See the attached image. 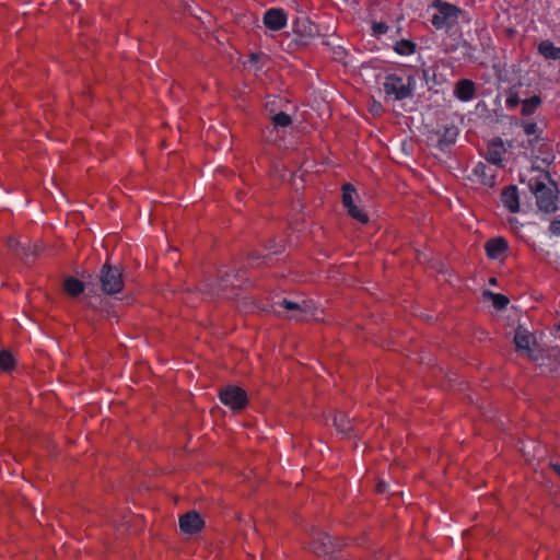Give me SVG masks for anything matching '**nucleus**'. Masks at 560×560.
I'll use <instances>...</instances> for the list:
<instances>
[{
	"label": "nucleus",
	"mask_w": 560,
	"mask_h": 560,
	"mask_svg": "<svg viewBox=\"0 0 560 560\" xmlns=\"http://www.w3.org/2000/svg\"><path fill=\"white\" fill-rule=\"evenodd\" d=\"M415 80L408 75L406 78L397 74H388L385 78L383 90L386 100L400 101L412 95Z\"/></svg>",
	"instance_id": "obj_1"
},
{
	"label": "nucleus",
	"mask_w": 560,
	"mask_h": 560,
	"mask_svg": "<svg viewBox=\"0 0 560 560\" xmlns=\"http://www.w3.org/2000/svg\"><path fill=\"white\" fill-rule=\"evenodd\" d=\"M434 13L431 16V23L436 30L452 27L458 19L460 10L450 3L441 0L433 2Z\"/></svg>",
	"instance_id": "obj_2"
},
{
	"label": "nucleus",
	"mask_w": 560,
	"mask_h": 560,
	"mask_svg": "<svg viewBox=\"0 0 560 560\" xmlns=\"http://www.w3.org/2000/svg\"><path fill=\"white\" fill-rule=\"evenodd\" d=\"M100 281L102 284V290L106 294H115L121 291L124 287L122 276L120 270L117 267H112L109 265H104L101 275Z\"/></svg>",
	"instance_id": "obj_3"
},
{
	"label": "nucleus",
	"mask_w": 560,
	"mask_h": 560,
	"mask_svg": "<svg viewBox=\"0 0 560 560\" xmlns=\"http://www.w3.org/2000/svg\"><path fill=\"white\" fill-rule=\"evenodd\" d=\"M529 187L540 210L547 213L556 210V197L551 188L538 180L530 183Z\"/></svg>",
	"instance_id": "obj_4"
},
{
	"label": "nucleus",
	"mask_w": 560,
	"mask_h": 560,
	"mask_svg": "<svg viewBox=\"0 0 560 560\" xmlns=\"http://www.w3.org/2000/svg\"><path fill=\"white\" fill-rule=\"evenodd\" d=\"M220 400L233 410H241L247 405V395L241 387L228 386L220 392Z\"/></svg>",
	"instance_id": "obj_5"
},
{
	"label": "nucleus",
	"mask_w": 560,
	"mask_h": 560,
	"mask_svg": "<svg viewBox=\"0 0 560 560\" xmlns=\"http://www.w3.org/2000/svg\"><path fill=\"white\" fill-rule=\"evenodd\" d=\"M514 342L516 350L533 358V346H535L534 336L523 327H518L515 331Z\"/></svg>",
	"instance_id": "obj_6"
},
{
	"label": "nucleus",
	"mask_w": 560,
	"mask_h": 560,
	"mask_svg": "<svg viewBox=\"0 0 560 560\" xmlns=\"http://www.w3.org/2000/svg\"><path fill=\"white\" fill-rule=\"evenodd\" d=\"M282 305L288 311H295L296 314H294L292 317L298 320L307 319L308 317L318 319V317L315 314V308L313 307L311 302L303 301L302 304H299V303L283 300Z\"/></svg>",
	"instance_id": "obj_7"
},
{
	"label": "nucleus",
	"mask_w": 560,
	"mask_h": 560,
	"mask_svg": "<svg viewBox=\"0 0 560 560\" xmlns=\"http://www.w3.org/2000/svg\"><path fill=\"white\" fill-rule=\"evenodd\" d=\"M264 24L270 31H280L287 25V14L281 9H269L264 14Z\"/></svg>",
	"instance_id": "obj_8"
},
{
	"label": "nucleus",
	"mask_w": 560,
	"mask_h": 560,
	"mask_svg": "<svg viewBox=\"0 0 560 560\" xmlns=\"http://www.w3.org/2000/svg\"><path fill=\"white\" fill-rule=\"evenodd\" d=\"M203 525L201 516L195 511H190L179 518V528L185 534L198 533Z\"/></svg>",
	"instance_id": "obj_9"
},
{
	"label": "nucleus",
	"mask_w": 560,
	"mask_h": 560,
	"mask_svg": "<svg viewBox=\"0 0 560 560\" xmlns=\"http://www.w3.org/2000/svg\"><path fill=\"white\" fill-rule=\"evenodd\" d=\"M501 201L503 206L511 212L515 213L520 210V200L517 188L515 186L506 187L501 194Z\"/></svg>",
	"instance_id": "obj_10"
},
{
	"label": "nucleus",
	"mask_w": 560,
	"mask_h": 560,
	"mask_svg": "<svg viewBox=\"0 0 560 560\" xmlns=\"http://www.w3.org/2000/svg\"><path fill=\"white\" fill-rule=\"evenodd\" d=\"M472 174L485 185L492 186L494 184L495 171L485 163H477L472 170Z\"/></svg>",
	"instance_id": "obj_11"
},
{
	"label": "nucleus",
	"mask_w": 560,
	"mask_h": 560,
	"mask_svg": "<svg viewBox=\"0 0 560 560\" xmlns=\"http://www.w3.org/2000/svg\"><path fill=\"white\" fill-rule=\"evenodd\" d=\"M505 152L501 139L493 140L487 151V161L493 165H499L502 162V155Z\"/></svg>",
	"instance_id": "obj_12"
},
{
	"label": "nucleus",
	"mask_w": 560,
	"mask_h": 560,
	"mask_svg": "<svg viewBox=\"0 0 560 560\" xmlns=\"http://www.w3.org/2000/svg\"><path fill=\"white\" fill-rule=\"evenodd\" d=\"M508 243L504 238L498 237L487 242L486 252L487 255L492 259H498L506 250Z\"/></svg>",
	"instance_id": "obj_13"
},
{
	"label": "nucleus",
	"mask_w": 560,
	"mask_h": 560,
	"mask_svg": "<svg viewBox=\"0 0 560 560\" xmlns=\"http://www.w3.org/2000/svg\"><path fill=\"white\" fill-rule=\"evenodd\" d=\"M475 93V85L469 80H460L455 86V95L460 101H469Z\"/></svg>",
	"instance_id": "obj_14"
},
{
	"label": "nucleus",
	"mask_w": 560,
	"mask_h": 560,
	"mask_svg": "<svg viewBox=\"0 0 560 560\" xmlns=\"http://www.w3.org/2000/svg\"><path fill=\"white\" fill-rule=\"evenodd\" d=\"M538 51L547 60L560 59V47H556L550 40L539 43Z\"/></svg>",
	"instance_id": "obj_15"
},
{
	"label": "nucleus",
	"mask_w": 560,
	"mask_h": 560,
	"mask_svg": "<svg viewBox=\"0 0 560 560\" xmlns=\"http://www.w3.org/2000/svg\"><path fill=\"white\" fill-rule=\"evenodd\" d=\"M65 291L71 296H78L83 292V283L74 278H67L63 282Z\"/></svg>",
	"instance_id": "obj_16"
},
{
	"label": "nucleus",
	"mask_w": 560,
	"mask_h": 560,
	"mask_svg": "<svg viewBox=\"0 0 560 560\" xmlns=\"http://www.w3.org/2000/svg\"><path fill=\"white\" fill-rule=\"evenodd\" d=\"M541 104V98L539 96H532L522 102V114L524 116L532 115Z\"/></svg>",
	"instance_id": "obj_17"
},
{
	"label": "nucleus",
	"mask_w": 560,
	"mask_h": 560,
	"mask_svg": "<svg viewBox=\"0 0 560 560\" xmlns=\"http://www.w3.org/2000/svg\"><path fill=\"white\" fill-rule=\"evenodd\" d=\"M485 296L491 300L493 307L497 310H503L509 304V299L499 293L487 291L485 292Z\"/></svg>",
	"instance_id": "obj_18"
},
{
	"label": "nucleus",
	"mask_w": 560,
	"mask_h": 560,
	"mask_svg": "<svg viewBox=\"0 0 560 560\" xmlns=\"http://www.w3.org/2000/svg\"><path fill=\"white\" fill-rule=\"evenodd\" d=\"M270 118L275 127L284 128L290 126L292 122L291 117L282 112L272 115Z\"/></svg>",
	"instance_id": "obj_19"
},
{
	"label": "nucleus",
	"mask_w": 560,
	"mask_h": 560,
	"mask_svg": "<svg viewBox=\"0 0 560 560\" xmlns=\"http://www.w3.org/2000/svg\"><path fill=\"white\" fill-rule=\"evenodd\" d=\"M342 190H343V194H342L343 206L347 209L354 206V202H353V196L355 195L354 188L350 184H346V185H343Z\"/></svg>",
	"instance_id": "obj_20"
},
{
	"label": "nucleus",
	"mask_w": 560,
	"mask_h": 560,
	"mask_svg": "<svg viewBox=\"0 0 560 560\" xmlns=\"http://www.w3.org/2000/svg\"><path fill=\"white\" fill-rule=\"evenodd\" d=\"M395 50L399 55H411L415 51V45L408 40H400L396 43Z\"/></svg>",
	"instance_id": "obj_21"
},
{
	"label": "nucleus",
	"mask_w": 560,
	"mask_h": 560,
	"mask_svg": "<svg viewBox=\"0 0 560 560\" xmlns=\"http://www.w3.org/2000/svg\"><path fill=\"white\" fill-rule=\"evenodd\" d=\"M14 365V358L8 351H2L0 353V368L4 371H9Z\"/></svg>",
	"instance_id": "obj_22"
},
{
	"label": "nucleus",
	"mask_w": 560,
	"mask_h": 560,
	"mask_svg": "<svg viewBox=\"0 0 560 560\" xmlns=\"http://www.w3.org/2000/svg\"><path fill=\"white\" fill-rule=\"evenodd\" d=\"M348 212L353 219L358 220L361 223H366L369 221L368 214L362 209L358 208L355 205L348 208Z\"/></svg>",
	"instance_id": "obj_23"
},
{
	"label": "nucleus",
	"mask_w": 560,
	"mask_h": 560,
	"mask_svg": "<svg viewBox=\"0 0 560 560\" xmlns=\"http://www.w3.org/2000/svg\"><path fill=\"white\" fill-rule=\"evenodd\" d=\"M522 127L525 135L527 136L536 135L538 130V127L534 121H523Z\"/></svg>",
	"instance_id": "obj_24"
},
{
	"label": "nucleus",
	"mask_w": 560,
	"mask_h": 560,
	"mask_svg": "<svg viewBox=\"0 0 560 560\" xmlns=\"http://www.w3.org/2000/svg\"><path fill=\"white\" fill-rule=\"evenodd\" d=\"M334 422L336 428L341 432H348L350 430L349 422L346 421L343 418H340L339 420L335 418Z\"/></svg>",
	"instance_id": "obj_25"
},
{
	"label": "nucleus",
	"mask_w": 560,
	"mask_h": 560,
	"mask_svg": "<svg viewBox=\"0 0 560 560\" xmlns=\"http://www.w3.org/2000/svg\"><path fill=\"white\" fill-rule=\"evenodd\" d=\"M549 232L551 235H560V221L559 220H553L550 224H549Z\"/></svg>",
	"instance_id": "obj_26"
},
{
	"label": "nucleus",
	"mask_w": 560,
	"mask_h": 560,
	"mask_svg": "<svg viewBox=\"0 0 560 560\" xmlns=\"http://www.w3.org/2000/svg\"><path fill=\"white\" fill-rule=\"evenodd\" d=\"M518 104V98L515 95H511L506 98V106L509 108H514Z\"/></svg>",
	"instance_id": "obj_27"
},
{
	"label": "nucleus",
	"mask_w": 560,
	"mask_h": 560,
	"mask_svg": "<svg viewBox=\"0 0 560 560\" xmlns=\"http://www.w3.org/2000/svg\"><path fill=\"white\" fill-rule=\"evenodd\" d=\"M447 133L450 136L448 143H453L455 141L456 136H457L456 129H450V130H447Z\"/></svg>",
	"instance_id": "obj_28"
},
{
	"label": "nucleus",
	"mask_w": 560,
	"mask_h": 560,
	"mask_svg": "<svg viewBox=\"0 0 560 560\" xmlns=\"http://www.w3.org/2000/svg\"><path fill=\"white\" fill-rule=\"evenodd\" d=\"M552 468L555 469V471L559 475L560 477V464H553L552 465Z\"/></svg>",
	"instance_id": "obj_29"
},
{
	"label": "nucleus",
	"mask_w": 560,
	"mask_h": 560,
	"mask_svg": "<svg viewBox=\"0 0 560 560\" xmlns=\"http://www.w3.org/2000/svg\"><path fill=\"white\" fill-rule=\"evenodd\" d=\"M378 491H385V485L383 482L378 483Z\"/></svg>",
	"instance_id": "obj_30"
},
{
	"label": "nucleus",
	"mask_w": 560,
	"mask_h": 560,
	"mask_svg": "<svg viewBox=\"0 0 560 560\" xmlns=\"http://www.w3.org/2000/svg\"><path fill=\"white\" fill-rule=\"evenodd\" d=\"M510 223H511L512 225H514V224H517L518 222H517V220H516V219H510Z\"/></svg>",
	"instance_id": "obj_31"
},
{
	"label": "nucleus",
	"mask_w": 560,
	"mask_h": 560,
	"mask_svg": "<svg viewBox=\"0 0 560 560\" xmlns=\"http://www.w3.org/2000/svg\"><path fill=\"white\" fill-rule=\"evenodd\" d=\"M557 337L560 339V322H559V325H558V328H557Z\"/></svg>",
	"instance_id": "obj_32"
}]
</instances>
